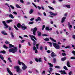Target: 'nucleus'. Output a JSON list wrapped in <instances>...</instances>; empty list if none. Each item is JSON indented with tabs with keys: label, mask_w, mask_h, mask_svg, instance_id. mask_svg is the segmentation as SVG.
<instances>
[{
	"label": "nucleus",
	"mask_w": 75,
	"mask_h": 75,
	"mask_svg": "<svg viewBox=\"0 0 75 75\" xmlns=\"http://www.w3.org/2000/svg\"><path fill=\"white\" fill-rule=\"evenodd\" d=\"M17 51V47H14V48L10 49L9 50V52H12V53H16V52Z\"/></svg>",
	"instance_id": "nucleus-1"
},
{
	"label": "nucleus",
	"mask_w": 75,
	"mask_h": 75,
	"mask_svg": "<svg viewBox=\"0 0 75 75\" xmlns=\"http://www.w3.org/2000/svg\"><path fill=\"white\" fill-rule=\"evenodd\" d=\"M53 46L56 48V49H59L60 48V46L58 44H57L56 43H53Z\"/></svg>",
	"instance_id": "nucleus-2"
},
{
	"label": "nucleus",
	"mask_w": 75,
	"mask_h": 75,
	"mask_svg": "<svg viewBox=\"0 0 75 75\" xmlns=\"http://www.w3.org/2000/svg\"><path fill=\"white\" fill-rule=\"evenodd\" d=\"M14 68L16 69V71L18 72H19V73H20L21 72H22V70H20V67L18 66H15L14 67Z\"/></svg>",
	"instance_id": "nucleus-3"
},
{
	"label": "nucleus",
	"mask_w": 75,
	"mask_h": 75,
	"mask_svg": "<svg viewBox=\"0 0 75 75\" xmlns=\"http://www.w3.org/2000/svg\"><path fill=\"white\" fill-rule=\"evenodd\" d=\"M37 31V27H35L33 29V34L35 36V33H36Z\"/></svg>",
	"instance_id": "nucleus-4"
},
{
	"label": "nucleus",
	"mask_w": 75,
	"mask_h": 75,
	"mask_svg": "<svg viewBox=\"0 0 75 75\" xmlns=\"http://www.w3.org/2000/svg\"><path fill=\"white\" fill-rule=\"evenodd\" d=\"M2 23L5 26V28H8V25L7 24L5 21H2Z\"/></svg>",
	"instance_id": "nucleus-5"
},
{
	"label": "nucleus",
	"mask_w": 75,
	"mask_h": 75,
	"mask_svg": "<svg viewBox=\"0 0 75 75\" xmlns=\"http://www.w3.org/2000/svg\"><path fill=\"white\" fill-rule=\"evenodd\" d=\"M7 72H8L9 74L10 75H13V74L12 72H11V71L10 70V69H8V68H7Z\"/></svg>",
	"instance_id": "nucleus-6"
},
{
	"label": "nucleus",
	"mask_w": 75,
	"mask_h": 75,
	"mask_svg": "<svg viewBox=\"0 0 75 75\" xmlns=\"http://www.w3.org/2000/svg\"><path fill=\"white\" fill-rule=\"evenodd\" d=\"M49 13H50V15H51L52 16H57V13H54L52 12L51 11L49 12Z\"/></svg>",
	"instance_id": "nucleus-7"
},
{
	"label": "nucleus",
	"mask_w": 75,
	"mask_h": 75,
	"mask_svg": "<svg viewBox=\"0 0 75 75\" xmlns=\"http://www.w3.org/2000/svg\"><path fill=\"white\" fill-rule=\"evenodd\" d=\"M45 29L47 31H51V30H52V28H51L50 29L49 27H46Z\"/></svg>",
	"instance_id": "nucleus-8"
},
{
	"label": "nucleus",
	"mask_w": 75,
	"mask_h": 75,
	"mask_svg": "<svg viewBox=\"0 0 75 75\" xmlns=\"http://www.w3.org/2000/svg\"><path fill=\"white\" fill-rule=\"evenodd\" d=\"M59 72L60 73H62L63 74H67V73L65 72V70L63 71H59Z\"/></svg>",
	"instance_id": "nucleus-9"
},
{
	"label": "nucleus",
	"mask_w": 75,
	"mask_h": 75,
	"mask_svg": "<svg viewBox=\"0 0 75 75\" xmlns=\"http://www.w3.org/2000/svg\"><path fill=\"white\" fill-rule=\"evenodd\" d=\"M51 56L52 58H54V57H56L57 55L56 54H55V53L54 52H52L51 54Z\"/></svg>",
	"instance_id": "nucleus-10"
},
{
	"label": "nucleus",
	"mask_w": 75,
	"mask_h": 75,
	"mask_svg": "<svg viewBox=\"0 0 75 75\" xmlns=\"http://www.w3.org/2000/svg\"><path fill=\"white\" fill-rule=\"evenodd\" d=\"M23 67H22V69L23 70H25V69H26V68H27V66H26L25 64H24L23 65Z\"/></svg>",
	"instance_id": "nucleus-11"
},
{
	"label": "nucleus",
	"mask_w": 75,
	"mask_h": 75,
	"mask_svg": "<svg viewBox=\"0 0 75 75\" xmlns=\"http://www.w3.org/2000/svg\"><path fill=\"white\" fill-rule=\"evenodd\" d=\"M65 19H66V17H63L62 18L61 21V23H63L65 21Z\"/></svg>",
	"instance_id": "nucleus-12"
},
{
	"label": "nucleus",
	"mask_w": 75,
	"mask_h": 75,
	"mask_svg": "<svg viewBox=\"0 0 75 75\" xmlns=\"http://www.w3.org/2000/svg\"><path fill=\"white\" fill-rule=\"evenodd\" d=\"M21 27L22 28V29L23 30H25V29H27V28L26 27V26H23V25H21Z\"/></svg>",
	"instance_id": "nucleus-13"
},
{
	"label": "nucleus",
	"mask_w": 75,
	"mask_h": 75,
	"mask_svg": "<svg viewBox=\"0 0 75 75\" xmlns=\"http://www.w3.org/2000/svg\"><path fill=\"white\" fill-rule=\"evenodd\" d=\"M29 36L30 37L31 39L34 42L35 41V40H34V39H33V38H34V36L33 35H30Z\"/></svg>",
	"instance_id": "nucleus-14"
},
{
	"label": "nucleus",
	"mask_w": 75,
	"mask_h": 75,
	"mask_svg": "<svg viewBox=\"0 0 75 75\" xmlns=\"http://www.w3.org/2000/svg\"><path fill=\"white\" fill-rule=\"evenodd\" d=\"M36 21H41V19L40 17H38L37 19H35Z\"/></svg>",
	"instance_id": "nucleus-15"
},
{
	"label": "nucleus",
	"mask_w": 75,
	"mask_h": 75,
	"mask_svg": "<svg viewBox=\"0 0 75 75\" xmlns=\"http://www.w3.org/2000/svg\"><path fill=\"white\" fill-rule=\"evenodd\" d=\"M67 66L68 67H71V65H70V63H69V62L67 61Z\"/></svg>",
	"instance_id": "nucleus-16"
},
{
	"label": "nucleus",
	"mask_w": 75,
	"mask_h": 75,
	"mask_svg": "<svg viewBox=\"0 0 75 75\" xmlns=\"http://www.w3.org/2000/svg\"><path fill=\"white\" fill-rule=\"evenodd\" d=\"M49 69H50V70H49L48 72L49 74H51V72L52 71H53V69H52V68L51 67H50V68H49Z\"/></svg>",
	"instance_id": "nucleus-17"
},
{
	"label": "nucleus",
	"mask_w": 75,
	"mask_h": 75,
	"mask_svg": "<svg viewBox=\"0 0 75 75\" xmlns=\"http://www.w3.org/2000/svg\"><path fill=\"white\" fill-rule=\"evenodd\" d=\"M68 25L69 28L70 29V28H72V26L71 25H70V23H69V22H68Z\"/></svg>",
	"instance_id": "nucleus-18"
},
{
	"label": "nucleus",
	"mask_w": 75,
	"mask_h": 75,
	"mask_svg": "<svg viewBox=\"0 0 75 75\" xmlns=\"http://www.w3.org/2000/svg\"><path fill=\"white\" fill-rule=\"evenodd\" d=\"M1 33L4 35H7V33L5 32V31H1Z\"/></svg>",
	"instance_id": "nucleus-19"
},
{
	"label": "nucleus",
	"mask_w": 75,
	"mask_h": 75,
	"mask_svg": "<svg viewBox=\"0 0 75 75\" xmlns=\"http://www.w3.org/2000/svg\"><path fill=\"white\" fill-rule=\"evenodd\" d=\"M12 21H13L12 19H9L6 21V23H11V22H12Z\"/></svg>",
	"instance_id": "nucleus-20"
},
{
	"label": "nucleus",
	"mask_w": 75,
	"mask_h": 75,
	"mask_svg": "<svg viewBox=\"0 0 75 75\" xmlns=\"http://www.w3.org/2000/svg\"><path fill=\"white\" fill-rule=\"evenodd\" d=\"M0 53L1 54H6V52L5 50H2L0 52Z\"/></svg>",
	"instance_id": "nucleus-21"
},
{
	"label": "nucleus",
	"mask_w": 75,
	"mask_h": 75,
	"mask_svg": "<svg viewBox=\"0 0 75 75\" xmlns=\"http://www.w3.org/2000/svg\"><path fill=\"white\" fill-rule=\"evenodd\" d=\"M18 64H19V65H21V64L23 65H24V64L23 62H20L19 60L18 61Z\"/></svg>",
	"instance_id": "nucleus-22"
},
{
	"label": "nucleus",
	"mask_w": 75,
	"mask_h": 75,
	"mask_svg": "<svg viewBox=\"0 0 75 75\" xmlns=\"http://www.w3.org/2000/svg\"><path fill=\"white\" fill-rule=\"evenodd\" d=\"M48 64L50 65V67H54L53 64H52L51 63H50V62H48Z\"/></svg>",
	"instance_id": "nucleus-23"
},
{
	"label": "nucleus",
	"mask_w": 75,
	"mask_h": 75,
	"mask_svg": "<svg viewBox=\"0 0 75 75\" xmlns=\"http://www.w3.org/2000/svg\"><path fill=\"white\" fill-rule=\"evenodd\" d=\"M37 33L38 36H40L41 35V33L40 32V31H38Z\"/></svg>",
	"instance_id": "nucleus-24"
},
{
	"label": "nucleus",
	"mask_w": 75,
	"mask_h": 75,
	"mask_svg": "<svg viewBox=\"0 0 75 75\" xmlns=\"http://www.w3.org/2000/svg\"><path fill=\"white\" fill-rule=\"evenodd\" d=\"M50 40H52V41H53L54 42H57V41H56V40H55L53 38H51V37H50Z\"/></svg>",
	"instance_id": "nucleus-25"
},
{
	"label": "nucleus",
	"mask_w": 75,
	"mask_h": 75,
	"mask_svg": "<svg viewBox=\"0 0 75 75\" xmlns=\"http://www.w3.org/2000/svg\"><path fill=\"white\" fill-rule=\"evenodd\" d=\"M17 27L18 28H20V27H21V24L20 23H18L17 25Z\"/></svg>",
	"instance_id": "nucleus-26"
},
{
	"label": "nucleus",
	"mask_w": 75,
	"mask_h": 75,
	"mask_svg": "<svg viewBox=\"0 0 75 75\" xmlns=\"http://www.w3.org/2000/svg\"><path fill=\"white\" fill-rule=\"evenodd\" d=\"M9 17L11 18H14V16L12 15V14H10L9 15Z\"/></svg>",
	"instance_id": "nucleus-27"
},
{
	"label": "nucleus",
	"mask_w": 75,
	"mask_h": 75,
	"mask_svg": "<svg viewBox=\"0 0 75 75\" xmlns=\"http://www.w3.org/2000/svg\"><path fill=\"white\" fill-rule=\"evenodd\" d=\"M65 6L68 8H71V5H67Z\"/></svg>",
	"instance_id": "nucleus-28"
},
{
	"label": "nucleus",
	"mask_w": 75,
	"mask_h": 75,
	"mask_svg": "<svg viewBox=\"0 0 75 75\" xmlns=\"http://www.w3.org/2000/svg\"><path fill=\"white\" fill-rule=\"evenodd\" d=\"M16 6L17 8H21L18 4H16Z\"/></svg>",
	"instance_id": "nucleus-29"
},
{
	"label": "nucleus",
	"mask_w": 75,
	"mask_h": 75,
	"mask_svg": "<svg viewBox=\"0 0 75 75\" xmlns=\"http://www.w3.org/2000/svg\"><path fill=\"white\" fill-rule=\"evenodd\" d=\"M66 59V57H64L61 59L62 61H64Z\"/></svg>",
	"instance_id": "nucleus-30"
},
{
	"label": "nucleus",
	"mask_w": 75,
	"mask_h": 75,
	"mask_svg": "<svg viewBox=\"0 0 75 75\" xmlns=\"http://www.w3.org/2000/svg\"><path fill=\"white\" fill-rule=\"evenodd\" d=\"M34 11L33 9H31L30 11H29L30 14H32L33 13Z\"/></svg>",
	"instance_id": "nucleus-31"
},
{
	"label": "nucleus",
	"mask_w": 75,
	"mask_h": 75,
	"mask_svg": "<svg viewBox=\"0 0 75 75\" xmlns=\"http://www.w3.org/2000/svg\"><path fill=\"white\" fill-rule=\"evenodd\" d=\"M9 48H11V47H14V45H13L11 44H9Z\"/></svg>",
	"instance_id": "nucleus-32"
},
{
	"label": "nucleus",
	"mask_w": 75,
	"mask_h": 75,
	"mask_svg": "<svg viewBox=\"0 0 75 75\" xmlns=\"http://www.w3.org/2000/svg\"><path fill=\"white\" fill-rule=\"evenodd\" d=\"M48 7L49 8H50L51 10H54V9L53 8H52V7L50 6H48Z\"/></svg>",
	"instance_id": "nucleus-33"
},
{
	"label": "nucleus",
	"mask_w": 75,
	"mask_h": 75,
	"mask_svg": "<svg viewBox=\"0 0 75 75\" xmlns=\"http://www.w3.org/2000/svg\"><path fill=\"white\" fill-rule=\"evenodd\" d=\"M0 58L1 59H2V60H3L4 59V57L3 56H1V54L0 55Z\"/></svg>",
	"instance_id": "nucleus-34"
},
{
	"label": "nucleus",
	"mask_w": 75,
	"mask_h": 75,
	"mask_svg": "<svg viewBox=\"0 0 75 75\" xmlns=\"http://www.w3.org/2000/svg\"><path fill=\"white\" fill-rule=\"evenodd\" d=\"M8 61H9V62H12V61L11 60V58H10V57L8 58Z\"/></svg>",
	"instance_id": "nucleus-35"
},
{
	"label": "nucleus",
	"mask_w": 75,
	"mask_h": 75,
	"mask_svg": "<svg viewBox=\"0 0 75 75\" xmlns=\"http://www.w3.org/2000/svg\"><path fill=\"white\" fill-rule=\"evenodd\" d=\"M40 51H43V47H42V46H40Z\"/></svg>",
	"instance_id": "nucleus-36"
},
{
	"label": "nucleus",
	"mask_w": 75,
	"mask_h": 75,
	"mask_svg": "<svg viewBox=\"0 0 75 75\" xmlns=\"http://www.w3.org/2000/svg\"><path fill=\"white\" fill-rule=\"evenodd\" d=\"M56 68H58V69H60V67L59 66H56L54 67Z\"/></svg>",
	"instance_id": "nucleus-37"
},
{
	"label": "nucleus",
	"mask_w": 75,
	"mask_h": 75,
	"mask_svg": "<svg viewBox=\"0 0 75 75\" xmlns=\"http://www.w3.org/2000/svg\"><path fill=\"white\" fill-rule=\"evenodd\" d=\"M10 6L11 7V8L13 10H14V6H12V5H10Z\"/></svg>",
	"instance_id": "nucleus-38"
},
{
	"label": "nucleus",
	"mask_w": 75,
	"mask_h": 75,
	"mask_svg": "<svg viewBox=\"0 0 75 75\" xmlns=\"http://www.w3.org/2000/svg\"><path fill=\"white\" fill-rule=\"evenodd\" d=\"M44 40L45 41H49L50 40L49 39V38H45L44 39Z\"/></svg>",
	"instance_id": "nucleus-39"
},
{
	"label": "nucleus",
	"mask_w": 75,
	"mask_h": 75,
	"mask_svg": "<svg viewBox=\"0 0 75 75\" xmlns=\"http://www.w3.org/2000/svg\"><path fill=\"white\" fill-rule=\"evenodd\" d=\"M37 44V42L35 41H34V42H33V45L35 46V44Z\"/></svg>",
	"instance_id": "nucleus-40"
},
{
	"label": "nucleus",
	"mask_w": 75,
	"mask_h": 75,
	"mask_svg": "<svg viewBox=\"0 0 75 75\" xmlns=\"http://www.w3.org/2000/svg\"><path fill=\"white\" fill-rule=\"evenodd\" d=\"M63 68L64 69H65V70H68V68L66 67L65 66H64L63 67Z\"/></svg>",
	"instance_id": "nucleus-41"
},
{
	"label": "nucleus",
	"mask_w": 75,
	"mask_h": 75,
	"mask_svg": "<svg viewBox=\"0 0 75 75\" xmlns=\"http://www.w3.org/2000/svg\"><path fill=\"white\" fill-rule=\"evenodd\" d=\"M62 56H66L67 55V54L65 53H62Z\"/></svg>",
	"instance_id": "nucleus-42"
},
{
	"label": "nucleus",
	"mask_w": 75,
	"mask_h": 75,
	"mask_svg": "<svg viewBox=\"0 0 75 75\" xmlns=\"http://www.w3.org/2000/svg\"><path fill=\"white\" fill-rule=\"evenodd\" d=\"M11 35L12 37H14V35H13V32H11Z\"/></svg>",
	"instance_id": "nucleus-43"
},
{
	"label": "nucleus",
	"mask_w": 75,
	"mask_h": 75,
	"mask_svg": "<svg viewBox=\"0 0 75 75\" xmlns=\"http://www.w3.org/2000/svg\"><path fill=\"white\" fill-rule=\"evenodd\" d=\"M36 46L37 49H38V46H39V44H37L36 45Z\"/></svg>",
	"instance_id": "nucleus-44"
},
{
	"label": "nucleus",
	"mask_w": 75,
	"mask_h": 75,
	"mask_svg": "<svg viewBox=\"0 0 75 75\" xmlns=\"http://www.w3.org/2000/svg\"><path fill=\"white\" fill-rule=\"evenodd\" d=\"M37 8L39 10H41V7H40V6H38Z\"/></svg>",
	"instance_id": "nucleus-45"
},
{
	"label": "nucleus",
	"mask_w": 75,
	"mask_h": 75,
	"mask_svg": "<svg viewBox=\"0 0 75 75\" xmlns=\"http://www.w3.org/2000/svg\"><path fill=\"white\" fill-rule=\"evenodd\" d=\"M71 59H75V57H72L70 58Z\"/></svg>",
	"instance_id": "nucleus-46"
},
{
	"label": "nucleus",
	"mask_w": 75,
	"mask_h": 75,
	"mask_svg": "<svg viewBox=\"0 0 75 75\" xmlns=\"http://www.w3.org/2000/svg\"><path fill=\"white\" fill-rule=\"evenodd\" d=\"M53 62L54 63H55V62H56V59H55V58H54L53 59Z\"/></svg>",
	"instance_id": "nucleus-47"
},
{
	"label": "nucleus",
	"mask_w": 75,
	"mask_h": 75,
	"mask_svg": "<svg viewBox=\"0 0 75 75\" xmlns=\"http://www.w3.org/2000/svg\"><path fill=\"white\" fill-rule=\"evenodd\" d=\"M38 62H42L41 61V58H39L38 59Z\"/></svg>",
	"instance_id": "nucleus-48"
},
{
	"label": "nucleus",
	"mask_w": 75,
	"mask_h": 75,
	"mask_svg": "<svg viewBox=\"0 0 75 75\" xmlns=\"http://www.w3.org/2000/svg\"><path fill=\"white\" fill-rule=\"evenodd\" d=\"M4 48H6V49H7V48H8V47L6 46L5 45H4Z\"/></svg>",
	"instance_id": "nucleus-49"
},
{
	"label": "nucleus",
	"mask_w": 75,
	"mask_h": 75,
	"mask_svg": "<svg viewBox=\"0 0 75 75\" xmlns=\"http://www.w3.org/2000/svg\"><path fill=\"white\" fill-rule=\"evenodd\" d=\"M14 27L15 28V29H16V30H18V28H17L16 25H14Z\"/></svg>",
	"instance_id": "nucleus-50"
},
{
	"label": "nucleus",
	"mask_w": 75,
	"mask_h": 75,
	"mask_svg": "<svg viewBox=\"0 0 75 75\" xmlns=\"http://www.w3.org/2000/svg\"><path fill=\"white\" fill-rule=\"evenodd\" d=\"M45 25H43L42 26V30H44V29L45 28Z\"/></svg>",
	"instance_id": "nucleus-51"
},
{
	"label": "nucleus",
	"mask_w": 75,
	"mask_h": 75,
	"mask_svg": "<svg viewBox=\"0 0 75 75\" xmlns=\"http://www.w3.org/2000/svg\"><path fill=\"white\" fill-rule=\"evenodd\" d=\"M34 23V22H30L29 23V24H33Z\"/></svg>",
	"instance_id": "nucleus-52"
},
{
	"label": "nucleus",
	"mask_w": 75,
	"mask_h": 75,
	"mask_svg": "<svg viewBox=\"0 0 75 75\" xmlns=\"http://www.w3.org/2000/svg\"><path fill=\"white\" fill-rule=\"evenodd\" d=\"M71 48V47L70 46H66L65 47V48H66V49H67V48Z\"/></svg>",
	"instance_id": "nucleus-53"
},
{
	"label": "nucleus",
	"mask_w": 75,
	"mask_h": 75,
	"mask_svg": "<svg viewBox=\"0 0 75 75\" xmlns=\"http://www.w3.org/2000/svg\"><path fill=\"white\" fill-rule=\"evenodd\" d=\"M36 47H35V46H34L33 47V50H34V51H35V50H36Z\"/></svg>",
	"instance_id": "nucleus-54"
},
{
	"label": "nucleus",
	"mask_w": 75,
	"mask_h": 75,
	"mask_svg": "<svg viewBox=\"0 0 75 75\" xmlns=\"http://www.w3.org/2000/svg\"><path fill=\"white\" fill-rule=\"evenodd\" d=\"M20 2H21V3H22V4H23L24 3V1H23V0H20Z\"/></svg>",
	"instance_id": "nucleus-55"
},
{
	"label": "nucleus",
	"mask_w": 75,
	"mask_h": 75,
	"mask_svg": "<svg viewBox=\"0 0 75 75\" xmlns=\"http://www.w3.org/2000/svg\"><path fill=\"white\" fill-rule=\"evenodd\" d=\"M47 53H49V54H50V53H51V51H50V50H48L47 51Z\"/></svg>",
	"instance_id": "nucleus-56"
},
{
	"label": "nucleus",
	"mask_w": 75,
	"mask_h": 75,
	"mask_svg": "<svg viewBox=\"0 0 75 75\" xmlns=\"http://www.w3.org/2000/svg\"><path fill=\"white\" fill-rule=\"evenodd\" d=\"M13 13L14 14H15V15H17V12H16V11L13 12Z\"/></svg>",
	"instance_id": "nucleus-57"
},
{
	"label": "nucleus",
	"mask_w": 75,
	"mask_h": 75,
	"mask_svg": "<svg viewBox=\"0 0 75 75\" xmlns=\"http://www.w3.org/2000/svg\"><path fill=\"white\" fill-rule=\"evenodd\" d=\"M72 53L73 54H74V55L75 56V51L74 50V51H72Z\"/></svg>",
	"instance_id": "nucleus-58"
},
{
	"label": "nucleus",
	"mask_w": 75,
	"mask_h": 75,
	"mask_svg": "<svg viewBox=\"0 0 75 75\" xmlns=\"http://www.w3.org/2000/svg\"><path fill=\"white\" fill-rule=\"evenodd\" d=\"M42 36L43 37H45V36H48V35H47L44 34L42 35Z\"/></svg>",
	"instance_id": "nucleus-59"
},
{
	"label": "nucleus",
	"mask_w": 75,
	"mask_h": 75,
	"mask_svg": "<svg viewBox=\"0 0 75 75\" xmlns=\"http://www.w3.org/2000/svg\"><path fill=\"white\" fill-rule=\"evenodd\" d=\"M24 41H25V40H22L21 41V43H24Z\"/></svg>",
	"instance_id": "nucleus-60"
},
{
	"label": "nucleus",
	"mask_w": 75,
	"mask_h": 75,
	"mask_svg": "<svg viewBox=\"0 0 75 75\" xmlns=\"http://www.w3.org/2000/svg\"><path fill=\"white\" fill-rule=\"evenodd\" d=\"M72 72L71 71H70V72L69 73V75H71L72 74Z\"/></svg>",
	"instance_id": "nucleus-61"
},
{
	"label": "nucleus",
	"mask_w": 75,
	"mask_h": 75,
	"mask_svg": "<svg viewBox=\"0 0 75 75\" xmlns=\"http://www.w3.org/2000/svg\"><path fill=\"white\" fill-rule=\"evenodd\" d=\"M35 60L36 62H38V59L37 58H35Z\"/></svg>",
	"instance_id": "nucleus-62"
},
{
	"label": "nucleus",
	"mask_w": 75,
	"mask_h": 75,
	"mask_svg": "<svg viewBox=\"0 0 75 75\" xmlns=\"http://www.w3.org/2000/svg\"><path fill=\"white\" fill-rule=\"evenodd\" d=\"M45 50H47V47L45 46Z\"/></svg>",
	"instance_id": "nucleus-63"
},
{
	"label": "nucleus",
	"mask_w": 75,
	"mask_h": 75,
	"mask_svg": "<svg viewBox=\"0 0 75 75\" xmlns=\"http://www.w3.org/2000/svg\"><path fill=\"white\" fill-rule=\"evenodd\" d=\"M72 38H74V39H75V35H73L72 36Z\"/></svg>",
	"instance_id": "nucleus-64"
}]
</instances>
